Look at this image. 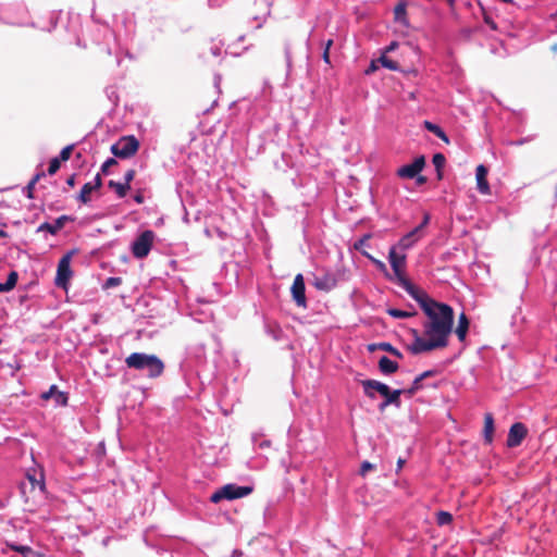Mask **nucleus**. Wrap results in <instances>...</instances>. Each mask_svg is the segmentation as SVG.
I'll list each match as a JSON object with an SVG mask.
<instances>
[{"label":"nucleus","mask_w":557,"mask_h":557,"mask_svg":"<svg viewBox=\"0 0 557 557\" xmlns=\"http://www.w3.org/2000/svg\"><path fill=\"white\" fill-rule=\"evenodd\" d=\"M404 463H405V459L399 458L397 461V471H399L403 468Z\"/></svg>","instance_id":"nucleus-60"},{"label":"nucleus","mask_w":557,"mask_h":557,"mask_svg":"<svg viewBox=\"0 0 557 557\" xmlns=\"http://www.w3.org/2000/svg\"><path fill=\"white\" fill-rule=\"evenodd\" d=\"M75 178H76V174H72V175L66 180V184H67V186H70V187H74V186H75Z\"/></svg>","instance_id":"nucleus-56"},{"label":"nucleus","mask_w":557,"mask_h":557,"mask_svg":"<svg viewBox=\"0 0 557 557\" xmlns=\"http://www.w3.org/2000/svg\"><path fill=\"white\" fill-rule=\"evenodd\" d=\"M267 333L271 335L275 341L281 338V329L277 325L267 324Z\"/></svg>","instance_id":"nucleus-41"},{"label":"nucleus","mask_w":557,"mask_h":557,"mask_svg":"<svg viewBox=\"0 0 557 557\" xmlns=\"http://www.w3.org/2000/svg\"><path fill=\"white\" fill-rule=\"evenodd\" d=\"M220 84H221V75L220 74H215L214 75V86L219 89L220 88Z\"/></svg>","instance_id":"nucleus-58"},{"label":"nucleus","mask_w":557,"mask_h":557,"mask_svg":"<svg viewBox=\"0 0 557 557\" xmlns=\"http://www.w3.org/2000/svg\"><path fill=\"white\" fill-rule=\"evenodd\" d=\"M406 4L404 2L398 3L394 9V18L396 22L407 25L406 21Z\"/></svg>","instance_id":"nucleus-27"},{"label":"nucleus","mask_w":557,"mask_h":557,"mask_svg":"<svg viewBox=\"0 0 557 557\" xmlns=\"http://www.w3.org/2000/svg\"><path fill=\"white\" fill-rule=\"evenodd\" d=\"M112 38V42H113V48H114V51H112V47L109 46L107 52L108 54H112L114 53L115 57H116V64L119 65L121 60H120V54L122 52V42H121V37H116V36H113L111 37Z\"/></svg>","instance_id":"nucleus-28"},{"label":"nucleus","mask_w":557,"mask_h":557,"mask_svg":"<svg viewBox=\"0 0 557 557\" xmlns=\"http://www.w3.org/2000/svg\"><path fill=\"white\" fill-rule=\"evenodd\" d=\"M136 175V171L134 169H129L124 174V184L131 185V182L134 180Z\"/></svg>","instance_id":"nucleus-50"},{"label":"nucleus","mask_w":557,"mask_h":557,"mask_svg":"<svg viewBox=\"0 0 557 557\" xmlns=\"http://www.w3.org/2000/svg\"><path fill=\"white\" fill-rule=\"evenodd\" d=\"M226 44L221 41L220 40V45H216V44H212V46L210 47V50H211V53L214 55V57H220L222 55V53L224 52V48H225Z\"/></svg>","instance_id":"nucleus-42"},{"label":"nucleus","mask_w":557,"mask_h":557,"mask_svg":"<svg viewBox=\"0 0 557 557\" xmlns=\"http://www.w3.org/2000/svg\"><path fill=\"white\" fill-rule=\"evenodd\" d=\"M426 320L422 323V333L412 330V343L408 346L412 355H420L445 348L454 326V310L444 302L425 306L422 310Z\"/></svg>","instance_id":"nucleus-1"},{"label":"nucleus","mask_w":557,"mask_h":557,"mask_svg":"<svg viewBox=\"0 0 557 557\" xmlns=\"http://www.w3.org/2000/svg\"><path fill=\"white\" fill-rule=\"evenodd\" d=\"M484 21L486 24L490 25L492 30H497V26H496L495 22L490 16L485 15Z\"/></svg>","instance_id":"nucleus-54"},{"label":"nucleus","mask_w":557,"mask_h":557,"mask_svg":"<svg viewBox=\"0 0 557 557\" xmlns=\"http://www.w3.org/2000/svg\"><path fill=\"white\" fill-rule=\"evenodd\" d=\"M380 66H383L385 69H388L391 71H397L398 70V63L393 61L392 59L387 58L385 54H382L379 58Z\"/></svg>","instance_id":"nucleus-30"},{"label":"nucleus","mask_w":557,"mask_h":557,"mask_svg":"<svg viewBox=\"0 0 557 557\" xmlns=\"http://www.w3.org/2000/svg\"><path fill=\"white\" fill-rule=\"evenodd\" d=\"M424 127L429 132L433 133L435 136H437L440 139H442L444 143L449 144V138L446 135V133L443 131L441 126L437 124H434L430 121H424Z\"/></svg>","instance_id":"nucleus-23"},{"label":"nucleus","mask_w":557,"mask_h":557,"mask_svg":"<svg viewBox=\"0 0 557 557\" xmlns=\"http://www.w3.org/2000/svg\"><path fill=\"white\" fill-rule=\"evenodd\" d=\"M423 237V234H419L417 230H411L405 234L398 243L394 246L400 251H406L414 246V244Z\"/></svg>","instance_id":"nucleus-17"},{"label":"nucleus","mask_w":557,"mask_h":557,"mask_svg":"<svg viewBox=\"0 0 557 557\" xmlns=\"http://www.w3.org/2000/svg\"><path fill=\"white\" fill-rule=\"evenodd\" d=\"M134 201L138 205H141L144 203L145 201V197L141 193H137L135 196H134Z\"/></svg>","instance_id":"nucleus-55"},{"label":"nucleus","mask_w":557,"mask_h":557,"mask_svg":"<svg viewBox=\"0 0 557 557\" xmlns=\"http://www.w3.org/2000/svg\"><path fill=\"white\" fill-rule=\"evenodd\" d=\"M125 364L129 369L146 372L150 379L159 377L164 371V363L159 357L145 352L131 354L126 357Z\"/></svg>","instance_id":"nucleus-3"},{"label":"nucleus","mask_w":557,"mask_h":557,"mask_svg":"<svg viewBox=\"0 0 557 557\" xmlns=\"http://www.w3.org/2000/svg\"><path fill=\"white\" fill-rule=\"evenodd\" d=\"M121 283H122V278L121 277H119V276H110V277H108L104 281L102 287L106 288V289H109V288H113V287H116V286L121 285Z\"/></svg>","instance_id":"nucleus-37"},{"label":"nucleus","mask_w":557,"mask_h":557,"mask_svg":"<svg viewBox=\"0 0 557 557\" xmlns=\"http://www.w3.org/2000/svg\"><path fill=\"white\" fill-rule=\"evenodd\" d=\"M480 42L482 49H487L490 54L496 58H505L512 51L509 48V42L502 37H482Z\"/></svg>","instance_id":"nucleus-8"},{"label":"nucleus","mask_w":557,"mask_h":557,"mask_svg":"<svg viewBox=\"0 0 557 557\" xmlns=\"http://www.w3.org/2000/svg\"><path fill=\"white\" fill-rule=\"evenodd\" d=\"M139 149L138 139L131 135L120 138L115 144L111 146V152L114 157L121 159H128L133 157Z\"/></svg>","instance_id":"nucleus-5"},{"label":"nucleus","mask_w":557,"mask_h":557,"mask_svg":"<svg viewBox=\"0 0 557 557\" xmlns=\"http://www.w3.org/2000/svg\"><path fill=\"white\" fill-rule=\"evenodd\" d=\"M430 219H431L430 214L429 213H424L421 223L418 226H416L414 230H417L419 234H423L424 228L430 223Z\"/></svg>","instance_id":"nucleus-45"},{"label":"nucleus","mask_w":557,"mask_h":557,"mask_svg":"<svg viewBox=\"0 0 557 557\" xmlns=\"http://www.w3.org/2000/svg\"><path fill=\"white\" fill-rule=\"evenodd\" d=\"M96 191L91 184L85 183L81 189V193L77 196V200L82 203H88L90 201V194Z\"/></svg>","instance_id":"nucleus-26"},{"label":"nucleus","mask_w":557,"mask_h":557,"mask_svg":"<svg viewBox=\"0 0 557 557\" xmlns=\"http://www.w3.org/2000/svg\"><path fill=\"white\" fill-rule=\"evenodd\" d=\"M468 329H469V320H468L467 315L462 312L459 315L458 325L455 330V333L460 342H463L466 339Z\"/></svg>","instance_id":"nucleus-21"},{"label":"nucleus","mask_w":557,"mask_h":557,"mask_svg":"<svg viewBox=\"0 0 557 557\" xmlns=\"http://www.w3.org/2000/svg\"><path fill=\"white\" fill-rule=\"evenodd\" d=\"M399 285L419 304L422 310L425 309V306L437 302L435 299L431 298L426 292L414 286L408 278H401Z\"/></svg>","instance_id":"nucleus-9"},{"label":"nucleus","mask_w":557,"mask_h":557,"mask_svg":"<svg viewBox=\"0 0 557 557\" xmlns=\"http://www.w3.org/2000/svg\"><path fill=\"white\" fill-rule=\"evenodd\" d=\"M486 176H487V169L483 164H480L475 170V178H476V188H478L479 193L482 195H488L491 191L490 184L487 182Z\"/></svg>","instance_id":"nucleus-18"},{"label":"nucleus","mask_w":557,"mask_h":557,"mask_svg":"<svg viewBox=\"0 0 557 557\" xmlns=\"http://www.w3.org/2000/svg\"><path fill=\"white\" fill-rule=\"evenodd\" d=\"M292 296L294 301L298 307L306 308L307 307V298H306V285L304 281L302 274H297L294 278L292 288Z\"/></svg>","instance_id":"nucleus-13"},{"label":"nucleus","mask_w":557,"mask_h":557,"mask_svg":"<svg viewBox=\"0 0 557 557\" xmlns=\"http://www.w3.org/2000/svg\"><path fill=\"white\" fill-rule=\"evenodd\" d=\"M69 221H72L71 216L61 215L57 218L53 223L44 222L37 227V233L48 232L51 235H55Z\"/></svg>","instance_id":"nucleus-16"},{"label":"nucleus","mask_w":557,"mask_h":557,"mask_svg":"<svg viewBox=\"0 0 557 557\" xmlns=\"http://www.w3.org/2000/svg\"><path fill=\"white\" fill-rule=\"evenodd\" d=\"M75 44H76L77 46H79V47H81V46L85 47V45H83V44H82V39H81V37H76Z\"/></svg>","instance_id":"nucleus-62"},{"label":"nucleus","mask_w":557,"mask_h":557,"mask_svg":"<svg viewBox=\"0 0 557 557\" xmlns=\"http://www.w3.org/2000/svg\"><path fill=\"white\" fill-rule=\"evenodd\" d=\"M380 67L379 59L372 60L368 69L364 71L366 75H371Z\"/></svg>","instance_id":"nucleus-47"},{"label":"nucleus","mask_w":557,"mask_h":557,"mask_svg":"<svg viewBox=\"0 0 557 557\" xmlns=\"http://www.w3.org/2000/svg\"><path fill=\"white\" fill-rule=\"evenodd\" d=\"M253 443L260 449L269 447L270 444H271L269 440H262V438H259L257 436H253Z\"/></svg>","instance_id":"nucleus-49"},{"label":"nucleus","mask_w":557,"mask_h":557,"mask_svg":"<svg viewBox=\"0 0 557 557\" xmlns=\"http://www.w3.org/2000/svg\"><path fill=\"white\" fill-rule=\"evenodd\" d=\"M109 188L113 189L119 198H124L127 194V191L131 188V185H126L124 183H119L115 181H109L108 182Z\"/></svg>","instance_id":"nucleus-25"},{"label":"nucleus","mask_w":557,"mask_h":557,"mask_svg":"<svg viewBox=\"0 0 557 557\" xmlns=\"http://www.w3.org/2000/svg\"><path fill=\"white\" fill-rule=\"evenodd\" d=\"M107 92L110 100L114 101L115 99H117L114 91L109 92V89H107Z\"/></svg>","instance_id":"nucleus-61"},{"label":"nucleus","mask_w":557,"mask_h":557,"mask_svg":"<svg viewBox=\"0 0 557 557\" xmlns=\"http://www.w3.org/2000/svg\"><path fill=\"white\" fill-rule=\"evenodd\" d=\"M387 313L391 317L396 318V319H407V318H410L412 315L411 312L404 311V310L396 309V308H389L387 310Z\"/></svg>","instance_id":"nucleus-35"},{"label":"nucleus","mask_w":557,"mask_h":557,"mask_svg":"<svg viewBox=\"0 0 557 557\" xmlns=\"http://www.w3.org/2000/svg\"><path fill=\"white\" fill-rule=\"evenodd\" d=\"M34 187H35L34 182H29V183L27 184V186L25 187V189H24V194H25L28 198H30V199L34 197V196H33Z\"/></svg>","instance_id":"nucleus-52"},{"label":"nucleus","mask_w":557,"mask_h":557,"mask_svg":"<svg viewBox=\"0 0 557 557\" xmlns=\"http://www.w3.org/2000/svg\"><path fill=\"white\" fill-rule=\"evenodd\" d=\"M361 385L367 397L374 399L375 392L384 397V400L379 404V410L381 412H383L388 406H395L396 408L401 407L400 396L403 395L404 389H391L387 384L371 379L361 381Z\"/></svg>","instance_id":"nucleus-2"},{"label":"nucleus","mask_w":557,"mask_h":557,"mask_svg":"<svg viewBox=\"0 0 557 557\" xmlns=\"http://www.w3.org/2000/svg\"><path fill=\"white\" fill-rule=\"evenodd\" d=\"M95 190H98L102 186L101 172L97 173L92 181L88 182Z\"/></svg>","instance_id":"nucleus-48"},{"label":"nucleus","mask_w":557,"mask_h":557,"mask_svg":"<svg viewBox=\"0 0 557 557\" xmlns=\"http://www.w3.org/2000/svg\"><path fill=\"white\" fill-rule=\"evenodd\" d=\"M233 41L226 44L224 53L233 57H239L246 47L243 46L245 37H232Z\"/></svg>","instance_id":"nucleus-19"},{"label":"nucleus","mask_w":557,"mask_h":557,"mask_svg":"<svg viewBox=\"0 0 557 557\" xmlns=\"http://www.w3.org/2000/svg\"><path fill=\"white\" fill-rule=\"evenodd\" d=\"M312 284L318 290L330 292L336 287L337 276L333 272L325 271L315 274Z\"/></svg>","instance_id":"nucleus-11"},{"label":"nucleus","mask_w":557,"mask_h":557,"mask_svg":"<svg viewBox=\"0 0 557 557\" xmlns=\"http://www.w3.org/2000/svg\"><path fill=\"white\" fill-rule=\"evenodd\" d=\"M76 250L67 251L59 261L54 283L58 287L66 289L70 278L73 275L71 260Z\"/></svg>","instance_id":"nucleus-7"},{"label":"nucleus","mask_w":557,"mask_h":557,"mask_svg":"<svg viewBox=\"0 0 557 557\" xmlns=\"http://www.w3.org/2000/svg\"><path fill=\"white\" fill-rule=\"evenodd\" d=\"M397 47V42L393 41L388 47H386L385 52L392 51Z\"/></svg>","instance_id":"nucleus-59"},{"label":"nucleus","mask_w":557,"mask_h":557,"mask_svg":"<svg viewBox=\"0 0 557 557\" xmlns=\"http://www.w3.org/2000/svg\"><path fill=\"white\" fill-rule=\"evenodd\" d=\"M493 433H494V418L492 413H486L484 417V440L486 443L491 444L493 442Z\"/></svg>","instance_id":"nucleus-22"},{"label":"nucleus","mask_w":557,"mask_h":557,"mask_svg":"<svg viewBox=\"0 0 557 557\" xmlns=\"http://www.w3.org/2000/svg\"><path fill=\"white\" fill-rule=\"evenodd\" d=\"M252 492L251 486H242L237 484H226L215 491L211 496L210 500L214 504H218L222 499H238L245 496H248Z\"/></svg>","instance_id":"nucleus-4"},{"label":"nucleus","mask_w":557,"mask_h":557,"mask_svg":"<svg viewBox=\"0 0 557 557\" xmlns=\"http://www.w3.org/2000/svg\"><path fill=\"white\" fill-rule=\"evenodd\" d=\"M13 550L17 552V553H29L32 552L30 547L28 546H23V545H11L10 546Z\"/></svg>","instance_id":"nucleus-51"},{"label":"nucleus","mask_w":557,"mask_h":557,"mask_svg":"<svg viewBox=\"0 0 557 557\" xmlns=\"http://www.w3.org/2000/svg\"><path fill=\"white\" fill-rule=\"evenodd\" d=\"M362 256H364L367 259H369L374 265L375 268L381 271L382 273H384L385 275H387V268L385 265V263L376 258H374L373 256H371L369 252L367 251H362Z\"/></svg>","instance_id":"nucleus-29"},{"label":"nucleus","mask_w":557,"mask_h":557,"mask_svg":"<svg viewBox=\"0 0 557 557\" xmlns=\"http://www.w3.org/2000/svg\"><path fill=\"white\" fill-rule=\"evenodd\" d=\"M453 521V516L448 511H438L436 513V522L438 525H447Z\"/></svg>","instance_id":"nucleus-31"},{"label":"nucleus","mask_w":557,"mask_h":557,"mask_svg":"<svg viewBox=\"0 0 557 557\" xmlns=\"http://www.w3.org/2000/svg\"><path fill=\"white\" fill-rule=\"evenodd\" d=\"M422 388V381L419 380V377L417 376L411 386L407 389H404V393L403 394H406L408 397H411L412 395H414L419 389Z\"/></svg>","instance_id":"nucleus-34"},{"label":"nucleus","mask_w":557,"mask_h":557,"mask_svg":"<svg viewBox=\"0 0 557 557\" xmlns=\"http://www.w3.org/2000/svg\"><path fill=\"white\" fill-rule=\"evenodd\" d=\"M425 165L423 156L417 157L412 163L405 164L397 170V176L405 180H412L419 175Z\"/></svg>","instance_id":"nucleus-10"},{"label":"nucleus","mask_w":557,"mask_h":557,"mask_svg":"<svg viewBox=\"0 0 557 557\" xmlns=\"http://www.w3.org/2000/svg\"><path fill=\"white\" fill-rule=\"evenodd\" d=\"M375 469V465L371 463L370 461H363L360 467V475L364 476L370 470Z\"/></svg>","instance_id":"nucleus-46"},{"label":"nucleus","mask_w":557,"mask_h":557,"mask_svg":"<svg viewBox=\"0 0 557 557\" xmlns=\"http://www.w3.org/2000/svg\"><path fill=\"white\" fill-rule=\"evenodd\" d=\"M397 250V247H391L388 252V261L394 271L395 276L398 280V283H400L401 278H406L401 270L406 263V255L404 253V251L398 252Z\"/></svg>","instance_id":"nucleus-12"},{"label":"nucleus","mask_w":557,"mask_h":557,"mask_svg":"<svg viewBox=\"0 0 557 557\" xmlns=\"http://www.w3.org/2000/svg\"><path fill=\"white\" fill-rule=\"evenodd\" d=\"M154 237L156 235L151 230L141 232L132 243L131 250L133 256L137 259L146 258L152 248Z\"/></svg>","instance_id":"nucleus-6"},{"label":"nucleus","mask_w":557,"mask_h":557,"mask_svg":"<svg viewBox=\"0 0 557 557\" xmlns=\"http://www.w3.org/2000/svg\"><path fill=\"white\" fill-rule=\"evenodd\" d=\"M434 374H435L434 370H426V371L422 372L421 374H419L418 377L420 381H423L424 379L433 376Z\"/></svg>","instance_id":"nucleus-53"},{"label":"nucleus","mask_w":557,"mask_h":557,"mask_svg":"<svg viewBox=\"0 0 557 557\" xmlns=\"http://www.w3.org/2000/svg\"><path fill=\"white\" fill-rule=\"evenodd\" d=\"M445 161H446V159H445L444 154H442V153H435L432 159V162L438 172L444 166Z\"/></svg>","instance_id":"nucleus-40"},{"label":"nucleus","mask_w":557,"mask_h":557,"mask_svg":"<svg viewBox=\"0 0 557 557\" xmlns=\"http://www.w3.org/2000/svg\"><path fill=\"white\" fill-rule=\"evenodd\" d=\"M44 176H45V173H44V172H41V173H37V174H36V175L30 180V182H34V184L36 185V183H37L41 177H44Z\"/></svg>","instance_id":"nucleus-57"},{"label":"nucleus","mask_w":557,"mask_h":557,"mask_svg":"<svg viewBox=\"0 0 557 557\" xmlns=\"http://www.w3.org/2000/svg\"><path fill=\"white\" fill-rule=\"evenodd\" d=\"M528 434V429L522 422L513 423L508 432L507 446L510 448L518 447Z\"/></svg>","instance_id":"nucleus-14"},{"label":"nucleus","mask_w":557,"mask_h":557,"mask_svg":"<svg viewBox=\"0 0 557 557\" xmlns=\"http://www.w3.org/2000/svg\"><path fill=\"white\" fill-rule=\"evenodd\" d=\"M18 274L16 271H11L8 274L7 281L4 283H0V293H5L12 290L17 283Z\"/></svg>","instance_id":"nucleus-24"},{"label":"nucleus","mask_w":557,"mask_h":557,"mask_svg":"<svg viewBox=\"0 0 557 557\" xmlns=\"http://www.w3.org/2000/svg\"><path fill=\"white\" fill-rule=\"evenodd\" d=\"M73 148H74V145H69V146L64 147L58 157L60 159V161H67L71 157Z\"/></svg>","instance_id":"nucleus-43"},{"label":"nucleus","mask_w":557,"mask_h":557,"mask_svg":"<svg viewBox=\"0 0 557 557\" xmlns=\"http://www.w3.org/2000/svg\"><path fill=\"white\" fill-rule=\"evenodd\" d=\"M116 164H117V161H116L114 158H109V159H107V160L102 163V165H101V168H100V172H101V174H103V175H109V174H110L109 169H110L111 166H113V165H116Z\"/></svg>","instance_id":"nucleus-38"},{"label":"nucleus","mask_w":557,"mask_h":557,"mask_svg":"<svg viewBox=\"0 0 557 557\" xmlns=\"http://www.w3.org/2000/svg\"><path fill=\"white\" fill-rule=\"evenodd\" d=\"M379 369L383 374L389 375L398 370V363L386 356H382L379 359Z\"/></svg>","instance_id":"nucleus-20"},{"label":"nucleus","mask_w":557,"mask_h":557,"mask_svg":"<svg viewBox=\"0 0 557 557\" xmlns=\"http://www.w3.org/2000/svg\"><path fill=\"white\" fill-rule=\"evenodd\" d=\"M370 237H371L370 234H364L362 237H360L358 240L355 242L354 248L356 250H359L362 253V251H364L363 248L366 246H368V242H369Z\"/></svg>","instance_id":"nucleus-36"},{"label":"nucleus","mask_w":557,"mask_h":557,"mask_svg":"<svg viewBox=\"0 0 557 557\" xmlns=\"http://www.w3.org/2000/svg\"><path fill=\"white\" fill-rule=\"evenodd\" d=\"M41 398L44 400L53 398L55 406L65 407L67 406L69 394L66 392L59 391L58 386L52 384L47 392L41 394Z\"/></svg>","instance_id":"nucleus-15"},{"label":"nucleus","mask_w":557,"mask_h":557,"mask_svg":"<svg viewBox=\"0 0 557 557\" xmlns=\"http://www.w3.org/2000/svg\"><path fill=\"white\" fill-rule=\"evenodd\" d=\"M60 165H61V161L59 158H52L49 162V166H48V174L49 175H53L58 172V170L60 169Z\"/></svg>","instance_id":"nucleus-39"},{"label":"nucleus","mask_w":557,"mask_h":557,"mask_svg":"<svg viewBox=\"0 0 557 557\" xmlns=\"http://www.w3.org/2000/svg\"><path fill=\"white\" fill-rule=\"evenodd\" d=\"M28 480L32 483L33 488L38 487L41 492L45 491V481H44V474H39V479L36 478V475L27 474Z\"/></svg>","instance_id":"nucleus-33"},{"label":"nucleus","mask_w":557,"mask_h":557,"mask_svg":"<svg viewBox=\"0 0 557 557\" xmlns=\"http://www.w3.org/2000/svg\"><path fill=\"white\" fill-rule=\"evenodd\" d=\"M379 348L381 350L392 354L393 356H395L397 358H403V354L397 348H395L392 344H389L387 342L380 343Z\"/></svg>","instance_id":"nucleus-32"},{"label":"nucleus","mask_w":557,"mask_h":557,"mask_svg":"<svg viewBox=\"0 0 557 557\" xmlns=\"http://www.w3.org/2000/svg\"><path fill=\"white\" fill-rule=\"evenodd\" d=\"M417 181H418V183H419V184H423V183L425 182V177H423V176H418V180H417Z\"/></svg>","instance_id":"nucleus-63"},{"label":"nucleus","mask_w":557,"mask_h":557,"mask_svg":"<svg viewBox=\"0 0 557 557\" xmlns=\"http://www.w3.org/2000/svg\"><path fill=\"white\" fill-rule=\"evenodd\" d=\"M8 233L3 230H0V237H7Z\"/></svg>","instance_id":"nucleus-64"},{"label":"nucleus","mask_w":557,"mask_h":557,"mask_svg":"<svg viewBox=\"0 0 557 557\" xmlns=\"http://www.w3.org/2000/svg\"><path fill=\"white\" fill-rule=\"evenodd\" d=\"M333 45V40L332 39H329L325 44H324V49H323V54H322V58H323V61L326 63V64H331V61H330V47Z\"/></svg>","instance_id":"nucleus-44"}]
</instances>
